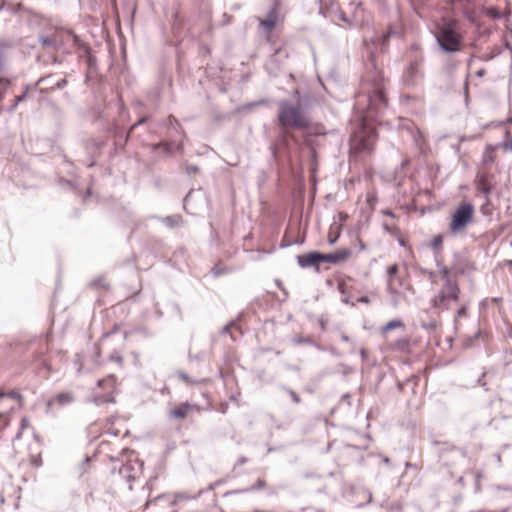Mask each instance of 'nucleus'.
<instances>
[{
    "label": "nucleus",
    "instance_id": "obj_24",
    "mask_svg": "<svg viewBox=\"0 0 512 512\" xmlns=\"http://www.w3.org/2000/svg\"><path fill=\"white\" fill-rule=\"evenodd\" d=\"M482 478V473L480 471L469 472L463 476H460L457 482L461 485H464L465 482L471 481L474 483V493H479L480 488V479Z\"/></svg>",
    "mask_w": 512,
    "mask_h": 512
},
{
    "label": "nucleus",
    "instance_id": "obj_8",
    "mask_svg": "<svg viewBox=\"0 0 512 512\" xmlns=\"http://www.w3.org/2000/svg\"><path fill=\"white\" fill-rule=\"evenodd\" d=\"M295 259L300 268H312L316 273H320V251L311 250L307 253L296 255Z\"/></svg>",
    "mask_w": 512,
    "mask_h": 512
},
{
    "label": "nucleus",
    "instance_id": "obj_32",
    "mask_svg": "<svg viewBox=\"0 0 512 512\" xmlns=\"http://www.w3.org/2000/svg\"><path fill=\"white\" fill-rule=\"evenodd\" d=\"M443 242H444V235L441 233L435 235L431 239L429 246L432 249L434 256L437 257V255L442 254Z\"/></svg>",
    "mask_w": 512,
    "mask_h": 512
},
{
    "label": "nucleus",
    "instance_id": "obj_51",
    "mask_svg": "<svg viewBox=\"0 0 512 512\" xmlns=\"http://www.w3.org/2000/svg\"><path fill=\"white\" fill-rule=\"evenodd\" d=\"M211 273L214 277H219L228 273V269L221 264H216L212 269Z\"/></svg>",
    "mask_w": 512,
    "mask_h": 512
},
{
    "label": "nucleus",
    "instance_id": "obj_11",
    "mask_svg": "<svg viewBox=\"0 0 512 512\" xmlns=\"http://www.w3.org/2000/svg\"><path fill=\"white\" fill-rule=\"evenodd\" d=\"M494 175L490 171H482L476 177V189L484 197H490L494 190Z\"/></svg>",
    "mask_w": 512,
    "mask_h": 512
},
{
    "label": "nucleus",
    "instance_id": "obj_5",
    "mask_svg": "<svg viewBox=\"0 0 512 512\" xmlns=\"http://www.w3.org/2000/svg\"><path fill=\"white\" fill-rule=\"evenodd\" d=\"M459 294L460 289L458 284L456 282H452L451 279H447L443 288L431 299V306L433 308L446 307L448 300L458 301Z\"/></svg>",
    "mask_w": 512,
    "mask_h": 512
},
{
    "label": "nucleus",
    "instance_id": "obj_41",
    "mask_svg": "<svg viewBox=\"0 0 512 512\" xmlns=\"http://www.w3.org/2000/svg\"><path fill=\"white\" fill-rule=\"evenodd\" d=\"M203 493H204L203 489H200L194 496H191V497L187 496L185 493H177L175 495V499L170 501L169 504L171 506H174L176 504V499H183V500L193 499V500H196V499H199Z\"/></svg>",
    "mask_w": 512,
    "mask_h": 512
},
{
    "label": "nucleus",
    "instance_id": "obj_4",
    "mask_svg": "<svg viewBox=\"0 0 512 512\" xmlns=\"http://www.w3.org/2000/svg\"><path fill=\"white\" fill-rule=\"evenodd\" d=\"M475 206L468 200H462L450 214L448 232L455 236L464 233L474 222Z\"/></svg>",
    "mask_w": 512,
    "mask_h": 512
},
{
    "label": "nucleus",
    "instance_id": "obj_39",
    "mask_svg": "<svg viewBox=\"0 0 512 512\" xmlns=\"http://www.w3.org/2000/svg\"><path fill=\"white\" fill-rule=\"evenodd\" d=\"M495 150L496 149H488L486 147L485 152L483 153V156H482V164L484 166H489L495 162L496 157L493 154V151H495Z\"/></svg>",
    "mask_w": 512,
    "mask_h": 512
},
{
    "label": "nucleus",
    "instance_id": "obj_3",
    "mask_svg": "<svg viewBox=\"0 0 512 512\" xmlns=\"http://www.w3.org/2000/svg\"><path fill=\"white\" fill-rule=\"evenodd\" d=\"M436 43L444 54H454L463 48V35L454 21L443 22L434 34Z\"/></svg>",
    "mask_w": 512,
    "mask_h": 512
},
{
    "label": "nucleus",
    "instance_id": "obj_37",
    "mask_svg": "<svg viewBox=\"0 0 512 512\" xmlns=\"http://www.w3.org/2000/svg\"><path fill=\"white\" fill-rule=\"evenodd\" d=\"M91 400L97 406H101L106 403H115V398L111 394L96 395Z\"/></svg>",
    "mask_w": 512,
    "mask_h": 512
},
{
    "label": "nucleus",
    "instance_id": "obj_25",
    "mask_svg": "<svg viewBox=\"0 0 512 512\" xmlns=\"http://www.w3.org/2000/svg\"><path fill=\"white\" fill-rule=\"evenodd\" d=\"M31 89H34L33 84H25L23 87V92L14 98L13 102L6 108V111L8 113L14 112L17 106L26 100Z\"/></svg>",
    "mask_w": 512,
    "mask_h": 512
},
{
    "label": "nucleus",
    "instance_id": "obj_42",
    "mask_svg": "<svg viewBox=\"0 0 512 512\" xmlns=\"http://www.w3.org/2000/svg\"><path fill=\"white\" fill-rule=\"evenodd\" d=\"M491 205L490 197H485L484 203L480 206V212L484 217H490L492 215Z\"/></svg>",
    "mask_w": 512,
    "mask_h": 512
},
{
    "label": "nucleus",
    "instance_id": "obj_52",
    "mask_svg": "<svg viewBox=\"0 0 512 512\" xmlns=\"http://www.w3.org/2000/svg\"><path fill=\"white\" fill-rule=\"evenodd\" d=\"M120 329V325L119 324H114L113 327L108 330V331H105L102 333V336L100 338V342H104L107 338H109L110 336L116 334Z\"/></svg>",
    "mask_w": 512,
    "mask_h": 512
},
{
    "label": "nucleus",
    "instance_id": "obj_58",
    "mask_svg": "<svg viewBox=\"0 0 512 512\" xmlns=\"http://www.w3.org/2000/svg\"><path fill=\"white\" fill-rule=\"evenodd\" d=\"M409 346V339L407 338H399L395 342V347L400 350H405Z\"/></svg>",
    "mask_w": 512,
    "mask_h": 512
},
{
    "label": "nucleus",
    "instance_id": "obj_34",
    "mask_svg": "<svg viewBox=\"0 0 512 512\" xmlns=\"http://www.w3.org/2000/svg\"><path fill=\"white\" fill-rule=\"evenodd\" d=\"M10 48L11 45L8 40L0 39V74H2L4 70L6 64V54Z\"/></svg>",
    "mask_w": 512,
    "mask_h": 512
},
{
    "label": "nucleus",
    "instance_id": "obj_53",
    "mask_svg": "<svg viewBox=\"0 0 512 512\" xmlns=\"http://www.w3.org/2000/svg\"><path fill=\"white\" fill-rule=\"evenodd\" d=\"M432 444H433L434 446H440V445H441V446H443V448H441V449L439 450V452H440V453H441V452L452 451V450L456 449V447H455L454 445H451V444H449L448 442H440V441L434 440V441L432 442Z\"/></svg>",
    "mask_w": 512,
    "mask_h": 512
},
{
    "label": "nucleus",
    "instance_id": "obj_43",
    "mask_svg": "<svg viewBox=\"0 0 512 512\" xmlns=\"http://www.w3.org/2000/svg\"><path fill=\"white\" fill-rule=\"evenodd\" d=\"M292 342L296 345H303V344H307V345H312V344H315V340L312 339L310 336H302V335H297L295 337L292 338Z\"/></svg>",
    "mask_w": 512,
    "mask_h": 512
},
{
    "label": "nucleus",
    "instance_id": "obj_33",
    "mask_svg": "<svg viewBox=\"0 0 512 512\" xmlns=\"http://www.w3.org/2000/svg\"><path fill=\"white\" fill-rule=\"evenodd\" d=\"M134 467L131 464H123L119 469V474L129 482V490H132V482L135 477L132 475Z\"/></svg>",
    "mask_w": 512,
    "mask_h": 512
},
{
    "label": "nucleus",
    "instance_id": "obj_30",
    "mask_svg": "<svg viewBox=\"0 0 512 512\" xmlns=\"http://www.w3.org/2000/svg\"><path fill=\"white\" fill-rule=\"evenodd\" d=\"M38 42L43 47H49V48L53 49L54 51L59 50L61 48V45H62L59 40H57L54 37L47 36V35H39L38 36Z\"/></svg>",
    "mask_w": 512,
    "mask_h": 512
},
{
    "label": "nucleus",
    "instance_id": "obj_16",
    "mask_svg": "<svg viewBox=\"0 0 512 512\" xmlns=\"http://www.w3.org/2000/svg\"><path fill=\"white\" fill-rule=\"evenodd\" d=\"M40 84H47L48 87L40 88L41 94L48 93L50 90H61L67 85L66 78H61L57 81H53V75L40 77L34 84L33 88H37Z\"/></svg>",
    "mask_w": 512,
    "mask_h": 512
},
{
    "label": "nucleus",
    "instance_id": "obj_48",
    "mask_svg": "<svg viewBox=\"0 0 512 512\" xmlns=\"http://www.w3.org/2000/svg\"><path fill=\"white\" fill-rule=\"evenodd\" d=\"M167 494H159L154 498H149L143 506V511H146L152 504H155L158 501L165 500L167 498Z\"/></svg>",
    "mask_w": 512,
    "mask_h": 512
},
{
    "label": "nucleus",
    "instance_id": "obj_47",
    "mask_svg": "<svg viewBox=\"0 0 512 512\" xmlns=\"http://www.w3.org/2000/svg\"><path fill=\"white\" fill-rule=\"evenodd\" d=\"M398 272H399V267L397 264H392V265L388 266L386 269L388 281H393L397 277Z\"/></svg>",
    "mask_w": 512,
    "mask_h": 512
},
{
    "label": "nucleus",
    "instance_id": "obj_10",
    "mask_svg": "<svg viewBox=\"0 0 512 512\" xmlns=\"http://www.w3.org/2000/svg\"><path fill=\"white\" fill-rule=\"evenodd\" d=\"M153 152L161 150L166 156L172 157L175 153H182L184 151L183 140L175 142L174 140H160L151 145Z\"/></svg>",
    "mask_w": 512,
    "mask_h": 512
},
{
    "label": "nucleus",
    "instance_id": "obj_45",
    "mask_svg": "<svg viewBox=\"0 0 512 512\" xmlns=\"http://www.w3.org/2000/svg\"><path fill=\"white\" fill-rule=\"evenodd\" d=\"M482 335L481 329H478L473 335L468 336L464 341V347L470 348L474 346V342L478 340Z\"/></svg>",
    "mask_w": 512,
    "mask_h": 512
},
{
    "label": "nucleus",
    "instance_id": "obj_1",
    "mask_svg": "<svg viewBox=\"0 0 512 512\" xmlns=\"http://www.w3.org/2000/svg\"><path fill=\"white\" fill-rule=\"evenodd\" d=\"M398 22L390 21L387 29L379 36L371 38L374 50L368 51L364 63L365 72L360 78L358 92L356 93L355 107L364 114V117L376 122L389 108V99L386 92L385 77L378 67L376 56L388 51L389 41L399 36Z\"/></svg>",
    "mask_w": 512,
    "mask_h": 512
},
{
    "label": "nucleus",
    "instance_id": "obj_6",
    "mask_svg": "<svg viewBox=\"0 0 512 512\" xmlns=\"http://www.w3.org/2000/svg\"><path fill=\"white\" fill-rule=\"evenodd\" d=\"M423 60L424 56L419 54L418 56H414V58L409 61V64L406 66L402 75L404 85L407 87H415L418 85L420 79L423 76V73L419 68Z\"/></svg>",
    "mask_w": 512,
    "mask_h": 512
},
{
    "label": "nucleus",
    "instance_id": "obj_40",
    "mask_svg": "<svg viewBox=\"0 0 512 512\" xmlns=\"http://www.w3.org/2000/svg\"><path fill=\"white\" fill-rule=\"evenodd\" d=\"M47 18L42 14V17L36 18L29 15L28 25L31 27L42 29L45 25Z\"/></svg>",
    "mask_w": 512,
    "mask_h": 512
},
{
    "label": "nucleus",
    "instance_id": "obj_26",
    "mask_svg": "<svg viewBox=\"0 0 512 512\" xmlns=\"http://www.w3.org/2000/svg\"><path fill=\"white\" fill-rule=\"evenodd\" d=\"M462 16L469 22L471 26H474L479 30L481 28V23L479 21V16L474 9L463 8L461 11Z\"/></svg>",
    "mask_w": 512,
    "mask_h": 512
},
{
    "label": "nucleus",
    "instance_id": "obj_64",
    "mask_svg": "<svg viewBox=\"0 0 512 512\" xmlns=\"http://www.w3.org/2000/svg\"><path fill=\"white\" fill-rule=\"evenodd\" d=\"M339 238H340V233L339 232H337L336 234L330 233L328 235L327 242H328L329 245H334V244L337 243Z\"/></svg>",
    "mask_w": 512,
    "mask_h": 512
},
{
    "label": "nucleus",
    "instance_id": "obj_19",
    "mask_svg": "<svg viewBox=\"0 0 512 512\" xmlns=\"http://www.w3.org/2000/svg\"><path fill=\"white\" fill-rule=\"evenodd\" d=\"M188 22L182 17L180 12L175 11L172 14L171 30L176 38H182L186 35Z\"/></svg>",
    "mask_w": 512,
    "mask_h": 512
},
{
    "label": "nucleus",
    "instance_id": "obj_56",
    "mask_svg": "<svg viewBox=\"0 0 512 512\" xmlns=\"http://www.w3.org/2000/svg\"><path fill=\"white\" fill-rule=\"evenodd\" d=\"M269 151H270V161L273 163H277L278 162V152H277V147H276L275 143L270 144Z\"/></svg>",
    "mask_w": 512,
    "mask_h": 512
},
{
    "label": "nucleus",
    "instance_id": "obj_63",
    "mask_svg": "<svg viewBox=\"0 0 512 512\" xmlns=\"http://www.w3.org/2000/svg\"><path fill=\"white\" fill-rule=\"evenodd\" d=\"M439 273L441 277L445 279V281H447V279H450V269L447 268L446 266L442 265L441 267H439Z\"/></svg>",
    "mask_w": 512,
    "mask_h": 512
},
{
    "label": "nucleus",
    "instance_id": "obj_57",
    "mask_svg": "<svg viewBox=\"0 0 512 512\" xmlns=\"http://www.w3.org/2000/svg\"><path fill=\"white\" fill-rule=\"evenodd\" d=\"M145 220L146 219H138L134 222V225H133V228L131 230V233L130 235L128 236V239L131 238V236L139 229H141L142 227H146V224H145Z\"/></svg>",
    "mask_w": 512,
    "mask_h": 512
},
{
    "label": "nucleus",
    "instance_id": "obj_60",
    "mask_svg": "<svg viewBox=\"0 0 512 512\" xmlns=\"http://www.w3.org/2000/svg\"><path fill=\"white\" fill-rule=\"evenodd\" d=\"M225 483H226V479H223V478H222V479H218V480H216L215 482L210 483V484L207 486V488H206V489H203V490H204V492H205V491H214L216 487H218V486H220V485H223V484H225Z\"/></svg>",
    "mask_w": 512,
    "mask_h": 512
},
{
    "label": "nucleus",
    "instance_id": "obj_12",
    "mask_svg": "<svg viewBox=\"0 0 512 512\" xmlns=\"http://www.w3.org/2000/svg\"><path fill=\"white\" fill-rule=\"evenodd\" d=\"M350 149L360 154H370L373 150L371 138L362 133L352 134L350 137Z\"/></svg>",
    "mask_w": 512,
    "mask_h": 512
},
{
    "label": "nucleus",
    "instance_id": "obj_61",
    "mask_svg": "<svg viewBox=\"0 0 512 512\" xmlns=\"http://www.w3.org/2000/svg\"><path fill=\"white\" fill-rule=\"evenodd\" d=\"M10 423L9 416L5 413H0V430L5 429Z\"/></svg>",
    "mask_w": 512,
    "mask_h": 512
},
{
    "label": "nucleus",
    "instance_id": "obj_55",
    "mask_svg": "<svg viewBox=\"0 0 512 512\" xmlns=\"http://www.w3.org/2000/svg\"><path fill=\"white\" fill-rule=\"evenodd\" d=\"M180 125L179 121L172 115L165 120V126L168 129L175 130Z\"/></svg>",
    "mask_w": 512,
    "mask_h": 512
},
{
    "label": "nucleus",
    "instance_id": "obj_27",
    "mask_svg": "<svg viewBox=\"0 0 512 512\" xmlns=\"http://www.w3.org/2000/svg\"><path fill=\"white\" fill-rule=\"evenodd\" d=\"M380 8L387 15L389 21H399V9L397 5L390 8L385 0H380Z\"/></svg>",
    "mask_w": 512,
    "mask_h": 512
},
{
    "label": "nucleus",
    "instance_id": "obj_49",
    "mask_svg": "<svg viewBox=\"0 0 512 512\" xmlns=\"http://www.w3.org/2000/svg\"><path fill=\"white\" fill-rule=\"evenodd\" d=\"M278 143L283 147L288 149L289 148V133L286 130H283L279 137H278Z\"/></svg>",
    "mask_w": 512,
    "mask_h": 512
},
{
    "label": "nucleus",
    "instance_id": "obj_46",
    "mask_svg": "<svg viewBox=\"0 0 512 512\" xmlns=\"http://www.w3.org/2000/svg\"><path fill=\"white\" fill-rule=\"evenodd\" d=\"M280 387H281V389L283 391H285L286 393L289 394V396L291 397V400L295 404H299L301 402L300 396L293 389H291V388H289L288 386H285V385H281Z\"/></svg>",
    "mask_w": 512,
    "mask_h": 512
},
{
    "label": "nucleus",
    "instance_id": "obj_17",
    "mask_svg": "<svg viewBox=\"0 0 512 512\" xmlns=\"http://www.w3.org/2000/svg\"><path fill=\"white\" fill-rule=\"evenodd\" d=\"M79 54V60L85 65L87 69V73H92L97 70V59L93 54V51L90 46L86 44H82Z\"/></svg>",
    "mask_w": 512,
    "mask_h": 512
},
{
    "label": "nucleus",
    "instance_id": "obj_35",
    "mask_svg": "<svg viewBox=\"0 0 512 512\" xmlns=\"http://www.w3.org/2000/svg\"><path fill=\"white\" fill-rule=\"evenodd\" d=\"M481 12L485 16H487L493 20H500L504 17V14L500 11V9L497 6L483 7Z\"/></svg>",
    "mask_w": 512,
    "mask_h": 512
},
{
    "label": "nucleus",
    "instance_id": "obj_29",
    "mask_svg": "<svg viewBox=\"0 0 512 512\" xmlns=\"http://www.w3.org/2000/svg\"><path fill=\"white\" fill-rule=\"evenodd\" d=\"M160 222L163 223L167 228H170V229L180 227L183 225L182 216L179 214L168 215V216L162 217L160 219Z\"/></svg>",
    "mask_w": 512,
    "mask_h": 512
},
{
    "label": "nucleus",
    "instance_id": "obj_22",
    "mask_svg": "<svg viewBox=\"0 0 512 512\" xmlns=\"http://www.w3.org/2000/svg\"><path fill=\"white\" fill-rule=\"evenodd\" d=\"M193 409V405L189 402H182L180 405L169 410L168 418L170 420H183Z\"/></svg>",
    "mask_w": 512,
    "mask_h": 512
},
{
    "label": "nucleus",
    "instance_id": "obj_38",
    "mask_svg": "<svg viewBox=\"0 0 512 512\" xmlns=\"http://www.w3.org/2000/svg\"><path fill=\"white\" fill-rule=\"evenodd\" d=\"M488 149H499L502 148L506 151L512 152V137L509 140H504L496 144H487Z\"/></svg>",
    "mask_w": 512,
    "mask_h": 512
},
{
    "label": "nucleus",
    "instance_id": "obj_28",
    "mask_svg": "<svg viewBox=\"0 0 512 512\" xmlns=\"http://www.w3.org/2000/svg\"><path fill=\"white\" fill-rule=\"evenodd\" d=\"M380 8L387 15L389 21H399V9L397 5L390 8L385 0H380Z\"/></svg>",
    "mask_w": 512,
    "mask_h": 512
},
{
    "label": "nucleus",
    "instance_id": "obj_54",
    "mask_svg": "<svg viewBox=\"0 0 512 512\" xmlns=\"http://www.w3.org/2000/svg\"><path fill=\"white\" fill-rule=\"evenodd\" d=\"M115 381H116V377L111 374L106 379H99L97 381V386L100 388H104L106 386V384L114 385Z\"/></svg>",
    "mask_w": 512,
    "mask_h": 512
},
{
    "label": "nucleus",
    "instance_id": "obj_2",
    "mask_svg": "<svg viewBox=\"0 0 512 512\" xmlns=\"http://www.w3.org/2000/svg\"><path fill=\"white\" fill-rule=\"evenodd\" d=\"M278 111L276 121L283 128H291L299 131H310L312 135H326V129L321 124L313 126L310 115L305 113L296 103L287 99L278 102Z\"/></svg>",
    "mask_w": 512,
    "mask_h": 512
},
{
    "label": "nucleus",
    "instance_id": "obj_62",
    "mask_svg": "<svg viewBox=\"0 0 512 512\" xmlns=\"http://www.w3.org/2000/svg\"><path fill=\"white\" fill-rule=\"evenodd\" d=\"M109 360L115 361V362L119 363L120 365H122V363H123V357L117 351H114L109 355Z\"/></svg>",
    "mask_w": 512,
    "mask_h": 512
},
{
    "label": "nucleus",
    "instance_id": "obj_36",
    "mask_svg": "<svg viewBox=\"0 0 512 512\" xmlns=\"http://www.w3.org/2000/svg\"><path fill=\"white\" fill-rule=\"evenodd\" d=\"M405 324L401 319H392L388 321L384 326L381 328V332L383 334L390 332L396 328H404Z\"/></svg>",
    "mask_w": 512,
    "mask_h": 512
},
{
    "label": "nucleus",
    "instance_id": "obj_14",
    "mask_svg": "<svg viewBox=\"0 0 512 512\" xmlns=\"http://www.w3.org/2000/svg\"><path fill=\"white\" fill-rule=\"evenodd\" d=\"M292 98L295 100V103L308 115L310 114L312 107L317 102L316 97L311 92H301V90L298 88L293 90Z\"/></svg>",
    "mask_w": 512,
    "mask_h": 512
},
{
    "label": "nucleus",
    "instance_id": "obj_31",
    "mask_svg": "<svg viewBox=\"0 0 512 512\" xmlns=\"http://www.w3.org/2000/svg\"><path fill=\"white\" fill-rule=\"evenodd\" d=\"M13 76H5L0 74V103L5 99L8 89L14 82Z\"/></svg>",
    "mask_w": 512,
    "mask_h": 512
},
{
    "label": "nucleus",
    "instance_id": "obj_13",
    "mask_svg": "<svg viewBox=\"0 0 512 512\" xmlns=\"http://www.w3.org/2000/svg\"><path fill=\"white\" fill-rule=\"evenodd\" d=\"M282 57L287 58L288 53L282 48H278L270 56L269 60L265 63V71L272 77H277L281 71Z\"/></svg>",
    "mask_w": 512,
    "mask_h": 512
},
{
    "label": "nucleus",
    "instance_id": "obj_23",
    "mask_svg": "<svg viewBox=\"0 0 512 512\" xmlns=\"http://www.w3.org/2000/svg\"><path fill=\"white\" fill-rule=\"evenodd\" d=\"M266 486H267L266 481L262 478H258L253 485L246 487V488H242V489H234V490L227 491V492H225L224 496L227 497L230 495L250 493V492L257 491V490H261V489L265 488Z\"/></svg>",
    "mask_w": 512,
    "mask_h": 512
},
{
    "label": "nucleus",
    "instance_id": "obj_21",
    "mask_svg": "<svg viewBox=\"0 0 512 512\" xmlns=\"http://www.w3.org/2000/svg\"><path fill=\"white\" fill-rule=\"evenodd\" d=\"M3 9H6L7 11H10L12 14H15V15L24 13V14L31 15L36 18L42 17L41 13L36 12V11L32 10L31 8L24 6L22 3H15V4H9V5L1 4L0 11Z\"/></svg>",
    "mask_w": 512,
    "mask_h": 512
},
{
    "label": "nucleus",
    "instance_id": "obj_15",
    "mask_svg": "<svg viewBox=\"0 0 512 512\" xmlns=\"http://www.w3.org/2000/svg\"><path fill=\"white\" fill-rule=\"evenodd\" d=\"M351 254L352 252L349 248L339 249L330 253H324L320 251V260L321 263L338 265L342 262H345L351 256Z\"/></svg>",
    "mask_w": 512,
    "mask_h": 512
},
{
    "label": "nucleus",
    "instance_id": "obj_9",
    "mask_svg": "<svg viewBox=\"0 0 512 512\" xmlns=\"http://www.w3.org/2000/svg\"><path fill=\"white\" fill-rule=\"evenodd\" d=\"M107 130L114 138L115 153H117L118 150H123L130 138L131 130L126 131L124 127L115 123L110 124Z\"/></svg>",
    "mask_w": 512,
    "mask_h": 512
},
{
    "label": "nucleus",
    "instance_id": "obj_59",
    "mask_svg": "<svg viewBox=\"0 0 512 512\" xmlns=\"http://www.w3.org/2000/svg\"><path fill=\"white\" fill-rule=\"evenodd\" d=\"M185 171H186L187 175L191 176L193 174L199 173L200 168L198 165H195V164H186Z\"/></svg>",
    "mask_w": 512,
    "mask_h": 512
},
{
    "label": "nucleus",
    "instance_id": "obj_18",
    "mask_svg": "<svg viewBox=\"0 0 512 512\" xmlns=\"http://www.w3.org/2000/svg\"><path fill=\"white\" fill-rule=\"evenodd\" d=\"M173 85V78L171 75L161 72L157 86L150 92V96L154 99L160 98L166 91H170Z\"/></svg>",
    "mask_w": 512,
    "mask_h": 512
},
{
    "label": "nucleus",
    "instance_id": "obj_7",
    "mask_svg": "<svg viewBox=\"0 0 512 512\" xmlns=\"http://www.w3.org/2000/svg\"><path fill=\"white\" fill-rule=\"evenodd\" d=\"M74 401H75V397L72 392L63 391V392L57 393L56 395H54L53 397H51L47 400L45 413H46V415L55 417L56 414L53 411L54 406L62 408V407L72 404Z\"/></svg>",
    "mask_w": 512,
    "mask_h": 512
},
{
    "label": "nucleus",
    "instance_id": "obj_44",
    "mask_svg": "<svg viewBox=\"0 0 512 512\" xmlns=\"http://www.w3.org/2000/svg\"><path fill=\"white\" fill-rule=\"evenodd\" d=\"M5 397L19 400V401H21L23 399L22 394L17 390H10L7 392L0 390V399H3Z\"/></svg>",
    "mask_w": 512,
    "mask_h": 512
},
{
    "label": "nucleus",
    "instance_id": "obj_20",
    "mask_svg": "<svg viewBox=\"0 0 512 512\" xmlns=\"http://www.w3.org/2000/svg\"><path fill=\"white\" fill-rule=\"evenodd\" d=\"M280 16V10L275 7H270L267 12L265 19H259L260 26L267 32L268 34L272 33V31L276 28L278 20Z\"/></svg>",
    "mask_w": 512,
    "mask_h": 512
},
{
    "label": "nucleus",
    "instance_id": "obj_50",
    "mask_svg": "<svg viewBox=\"0 0 512 512\" xmlns=\"http://www.w3.org/2000/svg\"><path fill=\"white\" fill-rule=\"evenodd\" d=\"M420 327L428 332H433L438 327V322L436 320H430L429 322L422 321Z\"/></svg>",
    "mask_w": 512,
    "mask_h": 512
}]
</instances>
